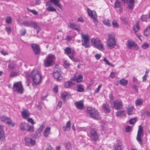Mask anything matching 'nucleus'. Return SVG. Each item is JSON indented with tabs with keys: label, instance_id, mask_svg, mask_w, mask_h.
<instances>
[{
	"label": "nucleus",
	"instance_id": "1",
	"mask_svg": "<svg viewBox=\"0 0 150 150\" xmlns=\"http://www.w3.org/2000/svg\"><path fill=\"white\" fill-rule=\"evenodd\" d=\"M30 77L32 79V84L33 86H36L39 85L42 81V74L37 69L33 70Z\"/></svg>",
	"mask_w": 150,
	"mask_h": 150
},
{
	"label": "nucleus",
	"instance_id": "2",
	"mask_svg": "<svg viewBox=\"0 0 150 150\" xmlns=\"http://www.w3.org/2000/svg\"><path fill=\"white\" fill-rule=\"evenodd\" d=\"M83 79V76L82 75H80L78 76L74 75L73 78L71 79L70 81L65 82L64 84V87L67 88H69L75 85V83L73 82L74 81H76L77 83L81 82Z\"/></svg>",
	"mask_w": 150,
	"mask_h": 150
},
{
	"label": "nucleus",
	"instance_id": "3",
	"mask_svg": "<svg viewBox=\"0 0 150 150\" xmlns=\"http://www.w3.org/2000/svg\"><path fill=\"white\" fill-rule=\"evenodd\" d=\"M86 112L89 115V117L93 119L97 120H100L101 117L100 116L99 112L97 110L91 107H88L87 108Z\"/></svg>",
	"mask_w": 150,
	"mask_h": 150
},
{
	"label": "nucleus",
	"instance_id": "4",
	"mask_svg": "<svg viewBox=\"0 0 150 150\" xmlns=\"http://www.w3.org/2000/svg\"><path fill=\"white\" fill-rule=\"evenodd\" d=\"M116 45V40L115 35L111 34H108L106 42V46L110 49L114 48Z\"/></svg>",
	"mask_w": 150,
	"mask_h": 150
},
{
	"label": "nucleus",
	"instance_id": "5",
	"mask_svg": "<svg viewBox=\"0 0 150 150\" xmlns=\"http://www.w3.org/2000/svg\"><path fill=\"white\" fill-rule=\"evenodd\" d=\"M56 57L54 55L49 54L43 61V64L45 67L51 66L54 64Z\"/></svg>",
	"mask_w": 150,
	"mask_h": 150
},
{
	"label": "nucleus",
	"instance_id": "6",
	"mask_svg": "<svg viewBox=\"0 0 150 150\" xmlns=\"http://www.w3.org/2000/svg\"><path fill=\"white\" fill-rule=\"evenodd\" d=\"M91 44L93 45L94 47L100 50H104L103 45L98 38H93L91 40Z\"/></svg>",
	"mask_w": 150,
	"mask_h": 150
},
{
	"label": "nucleus",
	"instance_id": "7",
	"mask_svg": "<svg viewBox=\"0 0 150 150\" xmlns=\"http://www.w3.org/2000/svg\"><path fill=\"white\" fill-rule=\"evenodd\" d=\"M62 72L60 68L55 67L53 73V76L54 79H56L57 81H60L63 79V77L62 76Z\"/></svg>",
	"mask_w": 150,
	"mask_h": 150
},
{
	"label": "nucleus",
	"instance_id": "8",
	"mask_svg": "<svg viewBox=\"0 0 150 150\" xmlns=\"http://www.w3.org/2000/svg\"><path fill=\"white\" fill-rule=\"evenodd\" d=\"M12 89L13 92L20 94L23 93L24 90L21 82H18L14 83L13 84Z\"/></svg>",
	"mask_w": 150,
	"mask_h": 150
},
{
	"label": "nucleus",
	"instance_id": "9",
	"mask_svg": "<svg viewBox=\"0 0 150 150\" xmlns=\"http://www.w3.org/2000/svg\"><path fill=\"white\" fill-rule=\"evenodd\" d=\"M144 135L143 129L142 126L141 125H139V126L136 139L139 143L141 145L143 144L142 138Z\"/></svg>",
	"mask_w": 150,
	"mask_h": 150
},
{
	"label": "nucleus",
	"instance_id": "10",
	"mask_svg": "<svg viewBox=\"0 0 150 150\" xmlns=\"http://www.w3.org/2000/svg\"><path fill=\"white\" fill-rule=\"evenodd\" d=\"M0 120L2 122H4L9 126L14 127L15 123L12 122L10 118L5 116H0Z\"/></svg>",
	"mask_w": 150,
	"mask_h": 150
},
{
	"label": "nucleus",
	"instance_id": "11",
	"mask_svg": "<svg viewBox=\"0 0 150 150\" xmlns=\"http://www.w3.org/2000/svg\"><path fill=\"white\" fill-rule=\"evenodd\" d=\"M81 37L83 39L82 41V45L86 48L89 47L90 46L89 44V37L88 34L85 35L82 34Z\"/></svg>",
	"mask_w": 150,
	"mask_h": 150
},
{
	"label": "nucleus",
	"instance_id": "12",
	"mask_svg": "<svg viewBox=\"0 0 150 150\" xmlns=\"http://www.w3.org/2000/svg\"><path fill=\"white\" fill-rule=\"evenodd\" d=\"M64 53L68 55L69 57L72 60H74V56L75 54V52L74 50H72L70 47H67L64 50Z\"/></svg>",
	"mask_w": 150,
	"mask_h": 150
},
{
	"label": "nucleus",
	"instance_id": "13",
	"mask_svg": "<svg viewBox=\"0 0 150 150\" xmlns=\"http://www.w3.org/2000/svg\"><path fill=\"white\" fill-rule=\"evenodd\" d=\"M113 106L116 110H120L123 108V104L122 101L120 100H114L113 102Z\"/></svg>",
	"mask_w": 150,
	"mask_h": 150
},
{
	"label": "nucleus",
	"instance_id": "14",
	"mask_svg": "<svg viewBox=\"0 0 150 150\" xmlns=\"http://www.w3.org/2000/svg\"><path fill=\"white\" fill-rule=\"evenodd\" d=\"M87 11L88 15L93 19L94 23L96 24L98 23L97 19V15L95 11H91L89 8H87Z\"/></svg>",
	"mask_w": 150,
	"mask_h": 150
},
{
	"label": "nucleus",
	"instance_id": "15",
	"mask_svg": "<svg viewBox=\"0 0 150 150\" xmlns=\"http://www.w3.org/2000/svg\"><path fill=\"white\" fill-rule=\"evenodd\" d=\"M31 46L35 54L36 55H39L41 52V49L39 45L35 43L31 44Z\"/></svg>",
	"mask_w": 150,
	"mask_h": 150
},
{
	"label": "nucleus",
	"instance_id": "16",
	"mask_svg": "<svg viewBox=\"0 0 150 150\" xmlns=\"http://www.w3.org/2000/svg\"><path fill=\"white\" fill-rule=\"evenodd\" d=\"M126 45L128 49H131L132 47H134L135 50H137L139 48L137 44L131 39L128 40Z\"/></svg>",
	"mask_w": 150,
	"mask_h": 150
},
{
	"label": "nucleus",
	"instance_id": "17",
	"mask_svg": "<svg viewBox=\"0 0 150 150\" xmlns=\"http://www.w3.org/2000/svg\"><path fill=\"white\" fill-rule=\"evenodd\" d=\"M123 3L128 4L127 8L130 10H132L134 6L135 0H121Z\"/></svg>",
	"mask_w": 150,
	"mask_h": 150
},
{
	"label": "nucleus",
	"instance_id": "18",
	"mask_svg": "<svg viewBox=\"0 0 150 150\" xmlns=\"http://www.w3.org/2000/svg\"><path fill=\"white\" fill-rule=\"evenodd\" d=\"M91 137L94 141H96L98 139V136L96 131L94 129L92 128L90 131Z\"/></svg>",
	"mask_w": 150,
	"mask_h": 150
},
{
	"label": "nucleus",
	"instance_id": "19",
	"mask_svg": "<svg viewBox=\"0 0 150 150\" xmlns=\"http://www.w3.org/2000/svg\"><path fill=\"white\" fill-rule=\"evenodd\" d=\"M74 105L77 109L80 110H83L84 108L83 101L82 100L76 102Z\"/></svg>",
	"mask_w": 150,
	"mask_h": 150
},
{
	"label": "nucleus",
	"instance_id": "20",
	"mask_svg": "<svg viewBox=\"0 0 150 150\" xmlns=\"http://www.w3.org/2000/svg\"><path fill=\"white\" fill-rule=\"evenodd\" d=\"M45 127V125L44 124V123H43L40 126V128H39L36 131L35 135V138L41 136V133L44 128Z\"/></svg>",
	"mask_w": 150,
	"mask_h": 150
},
{
	"label": "nucleus",
	"instance_id": "21",
	"mask_svg": "<svg viewBox=\"0 0 150 150\" xmlns=\"http://www.w3.org/2000/svg\"><path fill=\"white\" fill-rule=\"evenodd\" d=\"M3 128V126L2 125H0V140L2 142H4L6 140Z\"/></svg>",
	"mask_w": 150,
	"mask_h": 150
},
{
	"label": "nucleus",
	"instance_id": "22",
	"mask_svg": "<svg viewBox=\"0 0 150 150\" xmlns=\"http://www.w3.org/2000/svg\"><path fill=\"white\" fill-rule=\"evenodd\" d=\"M116 142L117 144L114 145L113 150H122V144L121 141L119 139H117Z\"/></svg>",
	"mask_w": 150,
	"mask_h": 150
},
{
	"label": "nucleus",
	"instance_id": "23",
	"mask_svg": "<svg viewBox=\"0 0 150 150\" xmlns=\"http://www.w3.org/2000/svg\"><path fill=\"white\" fill-rule=\"evenodd\" d=\"M102 108L105 113H109L111 111L110 107L107 103L103 104L102 105Z\"/></svg>",
	"mask_w": 150,
	"mask_h": 150
},
{
	"label": "nucleus",
	"instance_id": "24",
	"mask_svg": "<svg viewBox=\"0 0 150 150\" xmlns=\"http://www.w3.org/2000/svg\"><path fill=\"white\" fill-rule=\"evenodd\" d=\"M29 26L34 28V29L37 30V32L38 33L40 29V26L38 24L35 22H30L29 23Z\"/></svg>",
	"mask_w": 150,
	"mask_h": 150
},
{
	"label": "nucleus",
	"instance_id": "25",
	"mask_svg": "<svg viewBox=\"0 0 150 150\" xmlns=\"http://www.w3.org/2000/svg\"><path fill=\"white\" fill-rule=\"evenodd\" d=\"M144 35L147 38H150V25L147 26L144 31Z\"/></svg>",
	"mask_w": 150,
	"mask_h": 150
},
{
	"label": "nucleus",
	"instance_id": "26",
	"mask_svg": "<svg viewBox=\"0 0 150 150\" xmlns=\"http://www.w3.org/2000/svg\"><path fill=\"white\" fill-rule=\"evenodd\" d=\"M50 2L54 4L55 6L62 8V5L60 3L59 0H50Z\"/></svg>",
	"mask_w": 150,
	"mask_h": 150
},
{
	"label": "nucleus",
	"instance_id": "27",
	"mask_svg": "<svg viewBox=\"0 0 150 150\" xmlns=\"http://www.w3.org/2000/svg\"><path fill=\"white\" fill-rule=\"evenodd\" d=\"M23 110L21 112L22 116L24 119H27L28 121V111L24 108Z\"/></svg>",
	"mask_w": 150,
	"mask_h": 150
},
{
	"label": "nucleus",
	"instance_id": "28",
	"mask_svg": "<svg viewBox=\"0 0 150 150\" xmlns=\"http://www.w3.org/2000/svg\"><path fill=\"white\" fill-rule=\"evenodd\" d=\"M69 27L77 31H80V28L79 26L77 25L75 23H69Z\"/></svg>",
	"mask_w": 150,
	"mask_h": 150
},
{
	"label": "nucleus",
	"instance_id": "29",
	"mask_svg": "<svg viewBox=\"0 0 150 150\" xmlns=\"http://www.w3.org/2000/svg\"><path fill=\"white\" fill-rule=\"evenodd\" d=\"M116 116L118 117H122L126 115L125 110L118 111L115 113Z\"/></svg>",
	"mask_w": 150,
	"mask_h": 150
},
{
	"label": "nucleus",
	"instance_id": "30",
	"mask_svg": "<svg viewBox=\"0 0 150 150\" xmlns=\"http://www.w3.org/2000/svg\"><path fill=\"white\" fill-rule=\"evenodd\" d=\"M77 91L78 92H81L84 91V87L81 84H79L76 85Z\"/></svg>",
	"mask_w": 150,
	"mask_h": 150
},
{
	"label": "nucleus",
	"instance_id": "31",
	"mask_svg": "<svg viewBox=\"0 0 150 150\" xmlns=\"http://www.w3.org/2000/svg\"><path fill=\"white\" fill-rule=\"evenodd\" d=\"M69 96H70V95L67 92L64 91L61 93V97L64 101H66V98Z\"/></svg>",
	"mask_w": 150,
	"mask_h": 150
},
{
	"label": "nucleus",
	"instance_id": "32",
	"mask_svg": "<svg viewBox=\"0 0 150 150\" xmlns=\"http://www.w3.org/2000/svg\"><path fill=\"white\" fill-rule=\"evenodd\" d=\"M71 122L70 121H68L67 123L66 126H63L62 127V129L64 131L68 130L70 129L71 126Z\"/></svg>",
	"mask_w": 150,
	"mask_h": 150
},
{
	"label": "nucleus",
	"instance_id": "33",
	"mask_svg": "<svg viewBox=\"0 0 150 150\" xmlns=\"http://www.w3.org/2000/svg\"><path fill=\"white\" fill-rule=\"evenodd\" d=\"M46 5L48 6H49L46 8V10L48 11L52 12L55 11L56 9L54 7L50 6V4L49 2H47L46 3Z\"/></svg>",
	"mask_w": 150,
	"mask_h": 150
},
{
	"label": "nucleus",
	"instance_id": "34",
	"mask_svg": "<svg viewBox=\"0 0 150 150\" xmlns=\"http://www.w3.org/2000/svg\"><path fill=\"white\" fill-rule=\"evenodd\" d=\"M51 128L50 127H47L46 128L44 132V136L46 137H47L50 132Z\"/></svg>",
	"mask_w": 150,
	"mask_h": 150
},
{
	"label": "nucleus",
	"instance_id": "35",
	"mask_svg": "<svg viewBox=\"0 0 150 150\" xmlns=\"http://www.w3.org/2000/svg\"><path fill=\"white\" fill-rule=\"evenodd\" d=\"M28 126V124L25 122H22L20 125V129L22 130H26Z\"/></svg>",
	"mask_w": 150,
	"mask_h": 150
},
{
	"label": "nucleus",
	"instance_id": "36",
	"mask_svg": "<svg viewBox=\"0 0 150 150\" xmlns=\"http://www.w3.org/2000/svg\"><path fill=\"white\" fill-rule=\"evenodd\" d=\"M119 83L122 86H126L127 84L128 81L123 78L120 80Z\"/></svg>",
	"mask_w": 150,
	"mask_h": 150
},
{
	"label": "nucleus",
	"instance_id": "37",
	"mask_svg": "<svg viewBox=\"0 0 150 150\" xmlns=\"http://www.w3.org/2000/svg\"><path fill=\"white\" fill-rule=\"evenodd\" d=\"M134 107L133 106H131V107H129L128 108L127 110V114L129 115H131L132 113V111H133Z\"/></svg>",
	"mask_w": 150,
	"mask_h": 150
},
{
	"label": "nucleus",
	"instance_id": "38",
	"mask_svg": "<svg viewBox=\"0 0 150 150\" xmlns=\"http://www.w3.org/2000/svg\"><path fill=\"white\" fill-rule=\"evenodd\" d=\"M140 28L139 26V22L138 21L136 23V26L134 27L133 29L135 33H136L139 30Z\"/></svg>",
	"mask_w": 150,
	"mask_h": 150
},
{
	"label": "nucleus",
	"instance_id": "39",
	"mask_svg": "<svg viewBox=\"0 0 150 150\" xmlns=\"http://www.w3.org/2000/svg\"><path fill=\"white\" fill-rule=\"evenodd\" d=\"M121 2L119 0H116L114 4V8H120Z\"/></svg>",
	"mask_w": 150,
	"mask_h": 150
},
{
	"label": "nucleus",
	"instance_id": "40",
	"mask_svg": "<svg viewBox=\"0 0 150 150\" xmlns=\"http://www.w3.org/2000/svg\"><path fill=\"white\" fill-rule=\"evenodd\" d=\"M16 64L14 63H11L8 66V69L9 71H11L15 68Z\"/></svg>",
	"mask_w": 150,
	"mask_h": 150
},
{
	"label": "nucleus",
	"instance_id": "41",
	"mask_svg": "<svg viewBox=\"0 0 150 150\" xmlns=\"http://www.w3.org/2000/svg\"><path fill=\"white\" fill-rule=\"evenodd\" d=\"M135 103L137 105H142L143 104V101L141 98H138L135 101Z\"/></svg>",
	"mask_w": 150,
	"mask_h": 150
},
{
	"label": "nucleus",
	"instance_id": "42",
	"mask_svg": "<svg viewBox=\"0 0 150 150\" xmlns=\"http://www.w3.org/2000/svg\"><path fill=\"white\" fill-rule=\"evenodd\" d=\"M148 19V17L146 15H143L141 17V20L142 21L146 22Z\"/></svg>",
	"mask_w": 150,
	"mask_h": 150
},
{
	"label": "nucleus",
	"instance_id": "43",
	"mask_svg": "<svg viewBox=\"0 0 150 150\" xmlns=\"http://www.w3.org/2000/svg\"><path fill=\"white\" fill-rule=\"evenodd\" d=\"M19 75V73L16 72L12 71L11 72L9 75L10 77H13L14 76H16Z\"/></svg>",
	"mask_w": 150,
	"mask_h": 150
},
{
	"label": "nucleus",
	"instance_id": "44",
	"mask_svg": "<svg viewBox=\"0 0 150 150\" xmlns=\"http://www.w3.org/2000/svg\"><path fill=\"white\" fill-rule=\"evenodd\" d=\"M70 65L69 63L67 61H65L63 63V66L66 68H69Z\"/></svg>",
	"mask_w": 150,
	"mask_h": 150
},
{
	"label": "nucleus",
	"instance_id": "45",
	"mask_svg": "<svg viewBox=\"0 0 150 150\" xmlns=\"http://www.w3.org/2000/svg\"><path fill=\"white\" fill-rule=\"evenodd\" d=\"M6 22L8 24H11L12 22V18L10 16H8L6 18Z\"/></svg>",
	"mask_w": 150,
	"mask_h": 150
},
{
	"label": "nucleus",
	"instance_id": "46",
	"mask_svg": "<svg viewBox=\"0 0 150 150\" xmlns=\"http://www.w3.org/2000/svg\"><path fill=\"white\" fill-rule=\"evenodd\" d=\"M65 147L67 150H71V143L69 142H67L66 144Z\"/></svg>",
	"mask_w": 150,
	"mask_h": 150
},
{
	"label": "nucleus",
	"instance_id": "47",
	"mask_svg": "<svg viewBox=\"0 0 150 150\" xmlns=\"http://www.w3.org/2000/svg\"><path fill=\"white\" fill-rule=\"evenodd\" d=\"M149 47V44L146 42H144L143 43L141 46L142 48L144 49H146L148 48Z\"/></svg>",
	"mask_w": 150,
	"mask_h": 150
},
{
	"label": "nucleus",
	"instance_id": "48",
	"mask_svg": "<svg viewBox=\"0 0 150 150\" xmlns=\"http://www.w3.org/2000/svg\"><path fill=\"white\" fill-rule=\"evenodd\" d=\"M112 25L114 27L116 28H118L119 27L118 24L115 20H114L112 22Z\"/></svg>",
	"mask_w": 150,
	"mask_h": 150
},
{
	"label": "nucleus",
	"instance_id": "49",
	"mask_svg": "<svg viewBox=\"0 0 150 150\" xmlns=\"http://www.w3.org/2000/svg\"><path fill=\"white\" fill-rule=\"evenodd\" d=\"M120 19L121 21H122V23L124 24H127L128 23V22L126 20V18H124V17H121L120 18Z\"/></svg>",
	"mask_w": 150,
	"mask_h": 150
},
{
	"label": "nucleus",
	"instance_id": "50",
	"mask_svg": "<svg viewBox=\"0 0 150 150\" xmlns=\"http://www.w3.org/2000/svg\"><path fill=\"white\" fill-rule=\"evenodd\" d=\"M29 143L31 146H34L36 144V142L35 140L32 139H30V141L29 142Z\"/></svg>",
	"mask_w": 150,
	"mask_h": 150
},
{
	"label": "nucleus",
	"instance_id": "51",
	"mask_svg": "<svg viewBox=\"0 0 150 150\" xmlns=\"http://www.w3.org/2000/svg\"><path fill=\"white\" fill-rule=\"evenodd\" d=\"M136 119L135 118H133L131 119L129 121V122L130 124L132 125L134 124L136 122Z\"/></svg>",
	"mask_w": 150,
	"mask_h": 150
},
{
	"label": "nucleus",
	"instance_id": "52",
	"mask_svg": "<svg viewBox=\"0 0 150 150\" xmlns=\"http://www.w3.org/2000/svg\"><path fill=\"white\" fill-rule=\"evenodd\" d=\"M20 32L21 36H23L26 33V30L24 29H23L20 30Z\"/></svg>",
	"mask_w": 150,
	"mask_h": 150
},
{
	"label": "nucleus",
	"instance_id": "53",
	"mask_svg": "<svg viewBox=\"0 0 150 150\" xmlns=\"http://www.w3.org/2000/svg\"><path fill=\"white\" fill-rule=\"evenodd\" d=\"M104 23L105 25L108 26H110V21L109 20H105L104 21Z\"/></svg>",
	"mask_w": 150,
	"mask_h": 150
},
{
	"label": "nucleus",
	"instance_id": "54",
	"mask_svg": "<svg viewBox=\"0 0 150 150\" xmlns=\"http://www.w3.org/2000/svg\"><path fill=\"white\" fill-rule=\"evenodd\" d=\"M34 131V127L33 125H29V132H33Z\"/></svg>",
	"mask_w": 150,
	"mask_h": 150
},
{
	"label": "nucleus",
	"instance_id": "55",
	"mask_svg": "<svg viewBox=\"0 0 150 150\" xmlns=\"http://www.w3.org/2000/svg\"><path fill=\"white\" fill-rule=\"evenodd\" d=\"M103 61L105 62L106 64L109 65V66H113L111 64V63H110L107 59H106V58L105 57L103 59Z\"/></svg>",
	"mask_w": 150,
	"mask_h": 150
},
{
	"label": "nucleus",
	"instance_id": "56",
	"mask_svg": "<svg viewBox=\"0 0 150 150\" xmlns=\"http://www.w3.org/2000/svg\"><path fill=\"white\" fill-rule=\"evenodd\" d=\"M62 103L61 101H59L58 102V104L57 105L56 108L57 109H59L62 106Z\"/></svg>",
	"mask_w": 150,
	"mask_h": 150
},
{
	"label": "nucleus",
	"instance_id": "57",
	"mask_svg": "<svg viewBox=\"0 0 150 150\" xmlns=\"http://www.w3.org/2000/svg\"><path fill=\"white\" fill-rule=\"evenodd\" d=\"M132 129V127L130 126H128L125 129V132H129Z\"/></svg>",
	"mask_w": 150,
	"mask_h": 150
},
{
	"label": "nucleus",
	"instance_id": "58",
	"mask_svg": "<svg viewBox=\"0 0 150 150\" xmlns=\"http://www.w3.org/2000/svg\"><path fill=\"white\" fill-rule=\"evenodd\" d=\"M29 11H30L35 15L38 14V12L35 10L29 9Z\"/></svg>",
	"mask_w": 150,
	"mask_h": 150
},
{
	"label": "nucleus",
	"instance_id": "59",
	"mask_svg": "<svg viewBox=\"0 0 150 150\" xmlns=\"http://www.w3.org/2000/svg\"><path fill=\"white\" fill-rule=\"evenodd\" d=\"M5 30L8 34H10L11 31V28L10 27H6Z\"/></svg>",
	"mask_w": 150,
	"mask_h": 150
},
{
	"label": "nucleus",
	"instance_id": "60",
	"mask_svg": "<svg viewBox=\"0 0 150 150\" xmlns=\"http://www.w3.org/2000/svg\"><path fill=\"white\" fill-rule=\"evenodd\" d=\"M116 74L115 72L113 71L112 72L110 75V78H113L115 77Z\"/></svg>",
	"mask_w": 150,
	"mask_h": 150
},
{
	"label": "nucleus",
	"instance_id": "61",
	"mask_svg": "<svg viewBox=\"0 0 150 150\" xmlns=\"http://www.w3.org/2000/svg\"><path fill=\"white\" fill-rule=\"evenodd\" d=\"M132 88L133 89L135 90L136 91L137 93L138 92V87L136 85H133L132 86Z\"/></svg>",
	"mask_w": 150,
	"mask_h": 150
},
{
	"label": "nucleus",
	"instance_id": "62",
	"mask_svg": "<svg viewBox=\"0 0 150 150\" xmlns=\"http://www.w3.org/2000/svg\"><path fill=\"white\" fill-rule=\"evenodd\" d=\"M65 39L66 41L69 42L72 40L71 37L69 36H67L66 37Z\"/></svg>",
	"mask_w": 150,
	"mask_h": 150
},
{
	"label": "nucleus",
	"instance_id": "63",
	"mask_svg": "<svg viewBox=\"0 0 150 150\" xmlns=\"http://www.w3.org/2000/svg\"><path fill=\"white\" fill-rule=\"evenodd\" d=\"M58 86H55L53 88V91L55 93H57L58 91Z\"/></svg>",
	"mask_w": 150,
	"mask_h": 150
},
{
	"label": "nucleus",
	"instance_id": "64",
	"mask_svg": "<svg viewBox=\"0 0 150 150\" xmlns=\"http://www.w3.org/2000/svg\"><path fill=\"white\" fill-rule=\"evenodd\" d=\"M29 122L31 123L32 125L35 124L33 120L31 118H29Z\"/></svg>",
	"mask_w": 150,
	"mask_h": 150
}]
</instances>
